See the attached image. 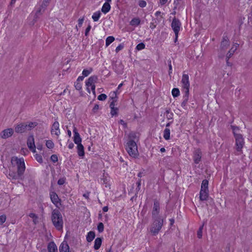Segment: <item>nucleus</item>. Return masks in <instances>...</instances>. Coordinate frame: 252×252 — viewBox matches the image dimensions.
<instances>
[{
	"label": "nucleus",
	"mask_w": 252,
	"mask_h": 252,
	"mask_svg": "<svg viewBox=\"0 0 252 252\" xmlns=\"http://www.w3.org/2000/svg\"><path fill=\"white\" fill-rule=\"evenodd\" d=\"M77 153L79 156L83 157L84 156V148L83 145L79 144L77 146Z\"/></svg>",
	"instance_id": "412c9836"
},
{
	"label": "nucleus",
	"mask_w": 252,
	"mask_h": 252,
	"mask_svg": "<svg viewBox=\"0 0 252 252\" xmlns=\"http://www.w3.org/2000/svg\"><path fill=\"white\" fill-rule=\"evenodd\" d=\"M50 198L52 203L58 208H59L61 204L58 195L54 191L50 193Z\"/></svg>",
	"instance_id": "9b49d317"
},
{
	"label": "nucleus",
	"mask_w": 252,
	"mask_h": 252,
	"mask_svg": "<svg viewBox=\"0 0 252 252\" xmlns=\"http://www.w3.org/2000/svg\"><path fill=\"white\" fill-rule=\"evenodd\" d=\"M83 22H84V18L79 19V20L78 21V24L76 26V29L77 31L78 30L79 28H80L82 27Z\"/></svg>",
	"instance_id": "c9c22d12"
},
{
	"label": "nucleus",
	"mask_w": 252,
	"mask_h": 252,
	"mask_svg": "<svg viewBox=\"0 0 252 252\" xmlns=\"http://www.w3.org/2000/svg\"><path fill=\"white\" fill-rule=\"evenodd\" d=\"M51 0H44V1H43V4L46 6V3L49 2V1H50Z\"/></svg>",
	"instance_id": "69168bd1"
},
{
	"label": "nucleus",
	"mask_w": 252,
	"mask_h": 252,
	"mask_svg": "<svg viewBox=\"0 0 252 252\" xmlns=\"http://www.w3.org/2000/svg\"><path fill=\"white\" fill-rule=\"evenodd\" d=\"M203 190H208V181L207 180H203L202 181L201 189Z\"/></svg>",
	"instance_id": "7c9ffc66"
},
{
	"label": "nucleus",
	"mask_w": 252,
	"mask_h": 252,
	"mask_svg": "<svg viewBox=\"0 0 252 252\" xmlns=\"http://www.w3.org/2000/svg\"><path fill=\"white\" fill-rule=\"evenodd\" d=\"M6 220V216L1 215L0 216V224H2Z\"/></svg>",
	"instance_id": "49530a36"
},
{
	"label": "nucleus",
	"mask_w": 252,
	"mask_h": 252,
	"mask_svg": "<svg viewBox=\"0 0 252 252\" xmlns=\"http://www.w3.org/2000/svg\"><path fill=\"white\" fill-rule=\"evenodd\" d=\"M73 147H74V144L71 142H69L68 144V148L69 149H72Z\"/></svg>",
	"instance_id": "6e6d98bb"
},
{
	"label": "nucleus",
	"mask_w": 252,
	"mask_h": 252,
	"mask_svg": "<svg viewBox=\"0 0 252 252\" xmlns=\"http://www.w3.org/2000/svg\"><path fill=\"white\" fill-rule=\"evenodd\" d=\"M48 252H58L57 247L54 242H50L47 247Z\"/></svg>",
	"instance_id": "aec40b11"
},
{
	"label": "nucleus",
	"mask_w": 252,
	"mask_h": 252,
	"mask_svg": "<svg viewBox=\"0 0 252 252\" xmlns=\"http://www.w3.org/2000/svg\"><path fill=\"white\" fill-rule=\"evenodd\" d=\"M110 8H111V6H110V4H109V3L105 2L103 4V5L101 8V11L103 13L106 14L110 11Z\"/></svg>",
	"instance_id": "4be33fe9"
},
{
	"label": "nucleus",
	"mask_w": 252,
	"mask_h": 252,
	"mask_svg": "<svg viewBox=\"0 0 252 252\" xmlns=\"http://www.w3.org/2000/svg\"><path fill=\"white\" fill-rule=\"evenodd\" d=\"M67 134L68 135L69 137H71V132L70 130H67Z\"/></svg>",
	"instance_id": "0e129e2a"
},
{
	"label": "nucleus",
	"mask_w": 252,
	"mask_h": 252,
	"mask_svg": "<svg viewBox=\"0 0 252 252\" xmlns=\"http://www.w3.org/2000/svg\"><path fill=\"white\" fill-rule=\"evenodd\" d=\"M229 44V39L226 37H224L221 42L220 50L225 51Z\"/></svg>",
	"instance_id": "f3484780"
},
{
	"label": "nucleus",
	"mask_w": 252,
	"mask_h": 252,
	"mask_svg": "<svg viewBox=\"0 0 252 252\" xmlns=\"http://www.w3.org/2000/svg\"><path fill=\"white\" fill-rule=\"evenodd\" d=\"M51 160L54 163L58 161V158L56 155H53L51 157Z\"/></svg>",
	"instance_id": "a18cd8bd"
},
{
	"label": "nucleus",
	"mask_w": 252,
	"mask_h": 252,
	"mask_svg": "<svg viewBox=\"0 0 252 252\" xmlns=\"http://www.w3.org/2000/svg\"><path fill=\"white\" fill-rule=\"evenodd\" d=\"M97 230L99 232H102L104 230V225L102 222H99L97 225Z\"/></svg>",
	"instance_id": "ea45409f"
},
{
	"label": "nucleus",
	"mask_w": 252,
	"mask_h": 252,
	"mask_svg": "<svg viewBox=\"0 0 252 252\" xmlns=\"http://www.w3.org/2000/svg\"><path fill=\"white\" fill-rule=\"evenodd\" d=\"M126 149L130 157L134 158L138 157L139 153L137 146L134 140L132 139L128 140L126 145Z\"/></svg>",
	"instance_id": "39448f33"
},
{
	"label": "nucleus",
	"mask_w": 252,
	"mask_h": 252,
	"mask_svg": "<svg viewBox=\"0 0 252 252\" xmlns=\"http://www.w3.org/2000/svg\"><path fill=\"white\" fill-rule=\"evenodd\" d=\"M163 136L164 138L167 140L170 139V130L168 128H165L164 131H163Z\"/></svg>",
	"instance_id": "cd10ccee"
},
{
	"label": "nucleus",
	"mask_w": 252,
	"mask_h": 252,
	"mask_svg": "<svg viewBox=\"0 0 252 252\" xmlns=\"http://www.w3.org/2000/svg\"><path fill=\"white\" fill-rule=\"evenodd\" d=\"M98 108H99V106H98V105H97V104H95V105H94V108H93V111H94V112H96V111L98 110Z\"/></svg>",
	"instance_id": "864d4df0"
},
{
	"label": "nucleus",
	"mask_w": 252,
	"mask_h": 252,
	"mask_svg": "<svg viewBox=\"0 0 252 252\" xmlns=\"http://www.w3.org/2000/svg\"><path fill=\"white\" fill-rule=\"evenodd\" d=\"M102 243V239L100 238H97L95 239L94 249L98 250L101 246Z\"/></svg>",
	"instance_id": "393cba45"
},
{
	"label": "nucleus",
	"mask_w": 252,
	"mask_h": 252,
	"mask_svg": "<svg viewBox=\"0 0 252 252\" xmlns=\"http://www.w3.org/2000/svg\"><path fill=\"white\" fill-rule=\"evenodd\" d=\"M182 87L186 94H188L190 87L189 76L188 74L183 73L181 80Z\"/></svg>",
	"instance_id": "0eeeda50"
},
{
	"label": "nucleus",
	"mask_w": 252,
	"mask_h": 252,
	"mask_svg": "<svg viewBox=\"0 0 252 252\" xmlns=\"http://www.w3.org/2000/svg\"><path fill=\"white\" fill-rule=\"evenodd\" d=\"M15 130L17 133H23L27 131L26 125L23 123L17 125L15 128Z\"/></svg>",
	"instance_id": "dca6fc26"
},
{
	"label": "nucleus",
	"mask_w": 252,
	"mask_h": 252,
	"mask_svg": "<svg viewBox=\"0 0 252 252\" xmlns=\"http://www.w3.org/2000/svg\"><path fill=\"white\" fill-rule=\"evenodd\" d=\"M175 42H176L178 39L179 32H177V33H175Z\"/></svg>",
	"instance_id": "e2e57ef3"
},
{
	"label": "nucleus",
	"mask_w": 252,
	"mask_h": 252,
	"mask_svg": "<svg viewBox=\"0 0 252 252\" xmlns=\"http://www.w3.org/2000/svg\"><path fill=\"white\" fill-rule=\"evenodd\" d=\"M203 224L202 225H201L198 230L197 231V236L199 238H201L202 237V230H203Z\"/></svg>",
	"instance_id": "58836bf2"
},
{
	"label": "nucleus",
	"mask_w": 252,
	"mask_h": 252,
	"mask_svg": "<svg viewBox=\"0 0 252 252\" xmlns=\"http://www.w3.org/2000/svg\"><path fill=\"white\" fill-rule=\"evenodd\" d=\"M209 196V190L200 189L199 198L201 201L207 200Z\"/></svg>",
	"instance_id": "a211bd4d"
},
{
	"label": "nucleus",
	"mask_w": 252,
	"mask_h": 252,
	"mask_svg": "<svg viewBox=\"0 0 252 252\" xmlns=\"http://www.w3.org/2000/svg\"><path fill=\"white\" fill-rule=\"evenodd\" d=\"M95 237V233L94 232L90 231L87 236L86 239L88 242H91Z\"/></svg>",
	"instance_id": "bb28decb"
},
{
	"label": "nucleus",
	"mask_w": 252,
	"mask_h": 252,
	"mask_svg": "<svg viewBox=\"0 0 252 252\" xmlns=\"http://www.w3.org/2000/svg\"><path fill=\"white\" fill-rule=\"evenodd\" d=\"M120 123L122 125H123V126H126V123H125V121H123V120H120Z\"/></svg>",
	"instance_id": "bf43d9fd"
},
{
	"label": "nucleus",
	"mask_w": 252,
	"mask_h": 252,
	"mask_svg": "<svg viewBox=\"0 0 252 252\" xmlns=\"http://www.w3.org/2000/svg\"><path fill=\"white\" fill-rule=\"evenodd\" d=\"M171 27L174 33H177L182 29L181 23L179 20L174 18L171 23Z\"/></svg>",
	"instance_id": "9d476101"
},
{
	"label": "nucleus",
	"mask_w": 252,
	"mask_h": 252,
	"mask_svg": "<svg viewBox=\"0 0 252 252\" xmlns=\"http://www.w3.org/2000/svg\"><path fill=\"white\" fill-rule=\"evenodd\" d=\"M106 98L107 95L104 94L99 95L97 97V99L99 100H105Z\"/></svg>",
	"instance_id": "a19ab883"
},
{
	"label": "nucleus",
	"mask_w": 252,
	"mask_h": 252,
	"mask_svg": "<svg viewBox=\"0 0 252 252\" xmlns=\"http://www.w3.org/2000/svg\"><path fill=\"white\" fill-rule=\"evenodd\" d=\"M73 132H74L73 141L74 143L77 145L81 144L82 139L76 127H74Z\"/></svg>",
	"instance_id": "2eb2a0df"
},
{
	"label": "nucleus",
	"mask_w": 252,
	"mask_h": 252,
	"mask_svg": "<svg viewBox=\"0 0 252 252\" xmlns=\"http://www.w3.org/2000/svg\"><path fill=\"white\" fill-rule=\"evenodd\" d=\"M60 252H70L69 247L67 242L63 241L59 248Z\"/></svg>",
	"instance_id": "6ab92c4d"
},
{
	"label": "nucleus",
	"mask_w": 252,
	"mask_h": 252,
	"mask_svg": "<svg viewBox=\"0 0 252 252\" xmlns=\"http://www.w3.org/2000/svg\"><path fill=\"white\" fill-rule=\"evenodd\" d=\"M102 210H103V212H107V211H108V207H107V206H105V207H104L103 208Z\"/></svg>",
	"instance_id": "13d9d810"
},
{
	"label": "nucleus",
	"mask_w": 252,
	"mask_h": 252,
	"mask_svg": "<svg viewBox=\"0 0 252 252\" xmlns=\"http://www.w3.org/2000/svg\"><path fill=\"white\" fill-rule=\"evenodd\" d=\"M75 87L76 90L79 91L82 89V84L80 82H76L75 83Z\"/></svg>",
	"instance_id": "c03bdc74"
},
{
	"label": "nucleus",
	"mask_w": 252,
	"mask_h": 252,
	"mask_svg": "<svg viewBox=\"0 0 252 252\" xmlns=\"http://www.w3.org/2000/svg\"><path fill=\"white\" fill-rule=\"evenodd\" d=\"M159 203L158 201H155L152 213V219L163 218L159 214Z\"/></svg>",
	"instance_id": "6e6552de"
},
{
	"label": "nucleus",
	"mask_w": 252,
	"mask_h": 252,
	"mask_svg": "<svg viewBox=\"0 0 252 252\" xmlns=\"http://www.w3.org/2000/svg\"><path fill=\"white\" fill-rule=\"evenodd\" d=\"M60 124L57 121L55 122L52 125L51 133L52 135H55L58 137L60 134Z\"/></svg>",
	"instance_id": "f8f14e48"
},
{
	"label": "nucleus",
	"mask_w": 252,
	"mask_h": 252,
	"mask_svg": "<svg viewBox=\"0 0 252 252\" xmlns=\"http://www.w3.org/2000/svg\"><path fill=\"white\" fill-rule=\"evenodd\" d=\"M124 47L123 44H119L116 48L115 51L116 53H118L120 51L122 50Z\"/></svg>",
	"instance_id": "37998d69"
},
{
	"label": "nucleus",
	"mask_w": 252,
	"mask_h": 252,
	"mask_svg": "<svg viewBox=\"0 0 252 252\" xmlns=\"http://www.w3.org/2000/svg\"><path fill=\"white\" fill-rule=\"evenodd\" d=\"M160 151L161 152V153H163L164 152H165V149L164 148H161L160 149Z\"/></svg>",
	"instance_id": "338daca9"
},
{
	"label": "nucleus",
	"mask_w": 252,
	"mask_h": 252,
	"mask_svg": "<svg viewBox=\"0 0 252 252\" xmlns=\"http://www.w3.org/2000/svg\"><path fill=\"white\" fill-rule=\"evenodd\" d=\"M14 131L12 128L5 129L0 133V137L3 139H6L12 135Z\"/></svg>",
	"instance_id": "ddd939ff"
},
{
	"label": "nucleus",
	"mask_w": 252,
	"mask_h": 252,
	"mask_svg": "<svg viewBox=\"0 0 252 252\" xmlns=\"http://www.w3.org/2000/svg\"><path fill=\"white\" fill-rule=\"evenodd\" d=\"M16 1V0H11V2H10V4L11 5L14 4L15 3Z\"/></svg>",
	"instance_id": "774afa93"
},
{
	"label": "nucleus",
	"mask_w": 252,
	"mask_h": 252,
	"mask_svg": "<svg viewBox=\"0 0 252 252\" xmlns=\"http://www.w3.org/2000/svg\"><path fill=\"white\" fill-rule=\"evenodd\" d=\"M115 40V38L113 36H109L106 39L105 45L108 47L111 43Z\"/></svg>",
	"instance_id": "2f4dec72"
},
{
	"label": "nucleus",
	"mask_w": 252,
	"mask_h": 252,
	"mask_svg": "<svg viewBox=\"0 0 252 252\" xmlns=\"http://www.w3.org/2000/svg\"><path fill=\"white\" fill-rule=\"evenodd\" d=\"M114 101L113 100L112 102L110 103V107L111 108V114L112 116L117 115L118 109L114 107Z\"/></svg>",
	"instance_id": "b1692460"
},
{
	"label": "nucleus",
	"mask_w": 252,
	"mask_h": 252,
	"mask_svg": "<svg viewBox=\"0 0 252 252\" xmlns=\"http://www.w3.org/2000/svg\"><path fill=\"white\" fill-rule=\"evenodd\" d=\"M202 153L200 149H196L193 152L192 158L195 164H198L201 160Z\"/></svg>",
	"instance_id": "1a4fd4ad"
},
{
	"label": "nucleus",
	"mask_w": 252,
	"mask_h": 252,
	"mask_svg": "<svg viewBox=\"0 0 252 252\" xmlns=\"http://www.w3.org/2000/svg\"><path fill=\"white\" fill-rule=\"evenodd\" d=\"M91 26L90 25H89L86 29V31H85V35L87 36L88 34V33L91 30Z\"/></svg>",
	"instance_id": "8fccbe9b"
},
{
	"label": "nucleus",
	"mask_w": 252,
	"mask_h": 252,
	"mask_svg": "<svg viewBox=\"0 0 252 252\" xmlns=\"http://www.w3.org/2000/svg\"><path fill=\"white\" fill-rule=\"evenodd\" d=\"M171 0H159V3L161 5H164L167 2H170Z\"/></svg>",
	"instance_id": "09e8293b"
},
{
	"label": "nucleus",
	"mask_w": 252,
	"mask_h": 252,
	"mask_svg": "<svg viewBox=\"0 0 252 252\" xmlns=\"http://www.w3.org/2000/svg\"><path fill=\"white\" fill-rule=\"evenodd\" d=\"M93 71V68L91 67L89 68L88 69H85L82 71V75L84 77H87L89 74H90Z\"/></svg>",
	"instance_id": "473e14b6"
},
{
	"label": "nucleus",
	"mask_w": 252,
	"mask_h": 252,
	"mask_svg": "<svg viewBox=\"0 0 252 252\" xmlns=\"http://www.w3.org/2000/svg\"><path fill=\"white\" fill-rule=\"evenodd\" d=\"M27 145L29 148L33 152L35 153L36 149L33 136H30L28 139Z\"/></svg>",
	"instance_id": "4468645a"
},
{
	"label": "nucleus",
	"mask_w": 252,
	"mask_h": 252,
	"mask_svg": "<svg viewBox=\"0 0 252 252\" xmlns=\"http://www.w3.org/2000/svg\"><path fill=\"white\" fill-rule=\"evenodd\" d=\"M172 94L174 97H177L180 95V91L178 88H174L172 90Z\"/></svg>",
	"instance_id": "72a5a7b5"
},
{
	"label": "nucleus",
	"mask_w": 252,
	"mask_h": 252,
	"mask_svg": "<svg viewBox=\"0 0 252 252\" xmlns=\"http://www.w3.org/2000/svg\"><path fill=\"white\" fill-rule=\"evenodd\" d=\"M187 100H185L182 103V106L183 107H184L186 106V104L187 103Z\"/></svg>",
	"instance_id": "680f3d73"
},
{
	"label": "nucleus",
	"mask_w": 252,
	"mask_h": 252,
	"mask_svg": "<svg viewBox=\"0 0 252 252\" xmlns=\"http://www.w3.org/2000/svg\"><path fill=\"white\" fill-rule=\"evenodd\" d=\"M97 77L96 76H91L86 81V85L87 88L88 92L90 93V88L93 92V93L95 94V83L97 80Z\"/></svg>",
	"instance_id": "423d86ee"
},
{
	"label": "nucleus",
	"mask_w": 252,
	"mask_h": 252,
	"mask_svg": "<svg viewBox=\"0 0 252 252\" xmlns=\"http://www.w3.org/2000/svg\"><path fill=\"white\" fill-rule=\"evenodd\" d=\"M51 220L56 228L60 231L63 228V219L62 215L58 210H54L52 213Z\"/></svg>",
	"instance_id": "f03ea898"
},
{
	"label": "nucleus",
	"mask_w": 252,
	"mask_h": 252,
	"mask_svg": "<svg viewBox=\"0 0 252 252\" xmlns=\"http://www.w3.org/2000/svg\"><path fill=\"white\" fill-rule=\"evenodd\" d=\"M84 77H84L83 75V76H79L77 79L76 82H80V81H82Z\"/></svg>",
	"instance_id": "4d7b16f0"
},
{
	"label": "nucleus",
	"mask_w": 252,
	"mask_h": 252,
	"mask_svg": "<svg viewBox=\"0 0 252 252\" xmlns=\"http://www.w3.org/2000/svg\"><path fill=\"white\" fill-rule=\"evenodd\" d=\"M29 216L31 218H32V219H33L34 218L35 219H37V216L35 214H33V213H31L29 215Z\"/></svg>",
	"instance_id": "5fc2aeb1"
},
{
	"label": "nucleus",
	"mask_w": 252,
	"mask_h": 252,
	"mask_svg": "<svg viewBox=\"0 0 252 252\" xmlns=\"http://www.w3.org/2000/svg\"><path fill=\"white\" fill-rule=\"evenodd\" d=\"M169 66V75H170L172 72V67L171 63L168 64Z\"/></svg>",
	"instance_id": "3c124183"
},
{
	"label": "nucleus",
	"mask_w": 252,
	"mask_h": 252,
	"mask_svg": "<svg viewBox=\"0 0 252 252\" xmlns=\"http://www.w3.org/2000/svg\"><path fill=\"white\" fill-rule=\"evenodd\" d=\"M33 220V222H34V224H36L38 222V217H37V219H32Z\"/></svg>",
	"instance_id": "052dcab7"
},
{
	"label": "nucleus",
	"mask_w": 252,
	"mask_h": 252,
	"mask_svg": "<svg viewBox=\"0 0 252 252\" xmlns=\"http://www.w3.org/2000/svg\"><path fill=\"white\" fill-rule=\"evenodd\" d=\"M153 222L150 227V231L154 235H157L161 230L163 223V218L152 219Z\"/></svg>",
	"instance_id": "20e7f679"
},
{
	"label": "nucleus",
	"mask_w": 252,
	"mask_h": 252,
	"mask_svg": "<svg viewBox=\"0 0 252 252\" xmlns=\"http://www.w3.org/2000/svg\"><path fill=\"white\" fill-rule=\"evenodd\" d=\"M25 169L26 165L24 158L12 157L11 158V164L9 166V173L7 177L10 180H22Z\"/></svg>",
	"instance_id": "f257e3e1"
},
{
	"label": "nucleus",
	"mask_w": 252,
	"mask_h": 252,
	"mask_svg": "<svg viewBox=\"0 0 252 252\" xmlns=\"http://www.w3.org/2000/svg\"><path fill=\"white\" fill-rule=\"evenodd\" d=\"M101 16V13L99 11H97L93 13L92 15V19L94 22H97Z\"/></svg>",
	"instance_id": "c85d7f7f"
},
{
	"label": "nucleus",
	"mask_w": 252,
	"mask_h": 252,
	"mask_svg": "<svg viewBox=\"0 0 252 252\" xmlns=\"http://www.w3.org/2000/svg\"><path fill=\"white\" fill-rule=\"evenodd\" d=\"M156 27V24H155L154 22H151L150 25V28L153 30Z\"/></svg>",
	"instance_id": "603ef678"
},
{
	"label": "nucleus",
	"mask_w": 252,
	"mask_h": 252,
	"mask_svg": "<svg viewBox=\"0 0 252 252\" xmlns=\"http://www.w3.org/2000/svg\"><path fill=\"white\" fill-rule=\"evenodd\" d=\"M65 183V179L61 178L58 181V184L59 185H62Z\"/></svg>",
	"instance_id": "de8ad7c7"
},
{
	"label": "nucleus",
	"mask_w": 252,
	"mask_h": 252,
	"mask_svg": "<svg viewBox=\"0 0 252 252\" xmlns=\"http://www.w3.org/2000/svg\"><path fill=\"white\" fill-rule=\"evenodd\" d=\"M233 134L235 139V147L237 152H240L244 146L245 142L244 138L240 133L239 130L237 127L232 126Z\"/></svg>",
	"instance_id": "7ed1b4c3"
},
{
	"label": "nucleus",
	"mask_w": 252,
	"mask_h": 252,
	"mask_svg": "<svg viewBox=\"0 0 252 252\" xmlns=\"http://www.w3.org/2000/svg\"><path fill=\"white\" fill-rule=\"evenodd\" d=\"M138 5L140 7L143 8L146 6L147 3H146V1H145L144 0H141L139 1Z\"/></svg>",
	"instance_id": "79ce46f5"
},
{
	"label": "nucleus",
	"mask_w": 252,
	"mask_h": 252,
	"mask_svg": "<svg viewBox=\"0 0 252 252\" xmlns=\"http://www.w3.org/2000/svg\"><path fill=\"white\" fill-rule=\"evenodd\" d=\"M26 125L27 129L28 131V130H30L32 129L35 127L37 126V123L35 122H30L28 124H26Z\"/></svg>",
	"instance_id": "c756f323"
},
{
	"label": "nucleus",
	"mask_w": 252,
	"mask_h": 252,
	"mask_svg": "<svg viewBox=\"0 0 252 252\" xmlns=\"http://www.w3.org/2000/svg\"><path fill=\"white\" fill-rule=\"evenodd\" d=\"M46 146L49 149H53L54 147V144L53 142L51 140H46Z\"/></svg>",
	"instance_id": "f704fd0d"
},
{
	"label": "nucleus",
	"mask_w": 252,
	"mask_h": 252,
	"mask_svg": "<svg viewBox=\"0 0 252 252\" xmlns=\"http://www.w3.org/2000/svg\"><path fill=\"white\" fill-rule=\"evenodd\" d=\"M237 47H238L237 44L233 45L231 49L229 51L228 53L227 54L226 58L227 59V60L233 54L234 52L236 50Z\"/></svg>",
	"instance_id": "5701e85b"
},
{
	"label": "nucleus",
	"mask_w": 252,
	"mask_h": 252,
	"mask_svg": "<svg viewBox=\"0 0 252 252\" xmlns=\"http://www.w3.org/2000/svg\"><path fill=\"white\" fill-rule=\"evenodd\" d=\"M140 23V20L139 18L132 19L130 22V25L132 26L136 27Z\"/></svg>",
	"instance_id": "a878e982"
},
{
	"label": "nucleus",
	"mask_w": 252,
	"mask_h": 252,
	"mask_svg": "<svg viewBox=\"0 0 252 252\" xmlns=\"http://www.w3.org/2000/svg\"><path fill=\"white\" fill-rule=\"evenodd\" d=\"M34 158L39 163H42L43 162V159L42 156L40 155L36 154L34 156Z\"/></svg>",
	"instance_id": "e433bc0d"
},
{
	"label": "nucleus",
	"mask_w": 252,
	"mask_h": 252,
	"mask_svg": "<svg viewBox=\"0 0 252 252\" xmlns=\"http://www.w3.org/2000/svg\"><path fill=\"white\" fill-rule=\"evenodd\" d=\"M145 48V45L143 43H139L136 47V49L138 50H141Z\"/></svg>",
	"instance_id": "4c0bfd02"
}]
</instances>
